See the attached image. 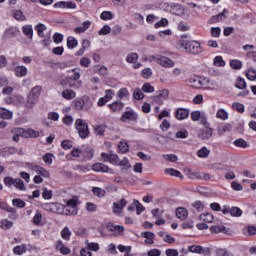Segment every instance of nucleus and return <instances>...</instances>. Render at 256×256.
Returning a JSON list of instances; mask_svg holds the SVG:
<instances>
[{
	"mask_svg": "<svg viewBox=\"0 0 256 256\" xmlns=\"http://www.w3.org/2000/svg\"><path fill=\"white\" fill-rule=\"evenodd\" d=\"M180 47H183L190 55H201L203 53V47L201 42L197 40H181L179 42Z\"/></svg>",
	"mask_w": 256,
	"mask_h": 256,
	"instance_id": "obj_1",
	"label": "nucleus"
},
{
	"mask_svg": "<svg viewBox=\"0 0 256 256\" xmlns=\"http://www.w3.org/2000/svg\"><path fill=\"white\" fill-rule=\"evenodd\" d=\"M147 61H155V63L160 65V67H164L165 69H171V67H175V62L172 59L159 54L148 56Z\"/></svg>",
	"mask_w": 256,
	"mask_h": 256,
	"instance_id": "obj_2",
	"label": "nucleus"
},
{
	"mask_svg": "<svg viewBox=\"0 0 256 256\" xmlns=\"http://www.w3.org/2000/svg\"><path fill=\"white\" fill-rule=\"evenodd\" d=\"M75 128L78 131L80 139H87L89 137V124L83 119H76Z\"/></svg>",
	"mask_w": 256,
	"mask_h": 256,
	"instance_id": "obj_3",
	"label": "nucleus"
},
{
	"mask_svg": "<svg viewBox=\"0 0 256 256\" xmlns=\"http://www.w3.org/2000/svg\"><path fill=\"white\" fill-rule=\"evenodd\" d=\"M26 169H29L30 171H35L40 177H44L45 179H49L51 177V174L47 169L43 168L41 165L33 164L30 162H27L25 164Z\"/></svg>",
	"mask_w": 256,
	"mask_h": 256,
	"instance_id": "obj_4",
	"label": "nucleus"
},
{
	"mask_svg": "<svg viewBox=\"0 0 256 256\" xmlns=\"http://www.w3.org/2000/svg\"><path fill=\"white\" fill-rule=\"evenodd\" d=\"M44 209L46 211H50V213H57L58 215H67L65 206H63L59 203L45 204Z\"/></svg>",
	"mask_w": 256,
	"mask_h": 256,
	"instance_id": "obj_5",
	"label": "nucleus"
},
{
	"mask_svg": "<svg viewBox=\"0 0 256 256\" xmlns=\"http://www.w3.org/2000/svg\"><path fill=\"white\" fill-rule=\"evenodd\" d=\"M17 133L18 135H22L24 139H37L41 135V132L31 128H20V130H17Z\"/></svg>",
	"mask_w": 256,
	"mask_h": 256,
	"instance_id": "obj_6",
	"label": "nucleus"
},
{
	"mask_svg": "<svg viewBox=\"0 0 256 256\" xmlns=\"http://www.w3.org/2000/svg\"><path fill=\"white\" fill-rule=\"evenodd\" d=\"M213 137V128L211 126L198 130V139L209 141Z\"/></svg>",
	"mask_w": 256,
	"mask_h": 256,
	"instance_id": "obj_7",
	"label": "nucleus"
},
{
	"mask_svg": "<svg viewBox=\"0 0 256 256\" xmlns=\"http://www.w3.org/2000/svg\"><path fill=\"white\" fill-rule=\"evenodd\" d=\"M66 215H77V198H72L65 205Z\"/></svg>",
	"mask_w": 256,
	"mask_h": 256,
	"instance_id": "obj_8",
	"label": "nucleus"
},
{
	"mask_svg": "<svg viewBox=\"0 0 256 256\" xmlns=\"http://www.w3.org/2000/svg\"><path fill=\"white\" fill-rule=\"evenodd\" d=\"M54 9H77V4L73 1H58L53 5Z\"/></svg>",
	"mask_w": 256,
	"mask_h": 256,
	"instance_id": "obj_9",
	"label": "nucleus"
},
{
	"mask_svg": "<svg viewBox=\"0 0 256 256\" xmlns=\"http://www.w3.org/2000/svg\"><path fill=\"white\" fill-rule=\"evenodd\" d=\"M92 171L95 173H109L110 175L114 173L113 169L109 168V166L99 162L92 165Z\"/></svg>",
	"mask_w": 256,
	"mask_h": 256,
	"instance_id": "obj_10",
	"label": "nucleus"
},
{
	"mask_svg": "<svg viewBox=\"0 0 256 256\" xmlns=\"http://www.w3.org/2000/svg\"><path fill=\"white\" fill-rule=\"evenodd\" d=\"M106 229L113 233L116 237L123 235L125 233V227L123 225H115L113 223H108Z\"/></svg>",
	"mask_w": 256,
	"mask_h": 256,
	"instance_id": "obj_11",
	"label": "nucleus"
},
{
	"mask_svg": "<svg viewBox=\"0 0 256 256\" xmlns=\"http://www.w3.org/2000/svg\"><path fill=\"white\" fill-rule=\"evenodd\" d=\"M126 206L127 200H125L124 198L114 202L112 206V211L114 215H121V213H123V208H125Z\"/></svg>",
	"mask_w": 256,
	"mask_h": 256,
	"instance_id": "obj_12",
	"label": "nucleus"
},
{
	"mask_svg": "<svg viewBox=\"0 0 256 256\" xmlns=\"http://www.w3.org/2000/svg\"><path fill=\"white\" fill-rule=\"evenodd\" d=\"M168 7L172 15H178V16L185 15V7H183V5L179 3H170Z\"/></svg>",
	"mask_w": 256,
	"mask_h": 256,
	"instance_id": "obj_13",
	"label": "nucleus"
},
{
	"mask_svg": "<svg viewBox=\"0 0 256 256\" xmlns=\"http://www.w3.org/2000/svg\"><path fill=\"white\" fill-rule=\"evenodd\" d=\"M190 110L187 108H177L175 111V118L177 121H185V119H189Z\"/></svg>",
	"mask_w": 256,
	"mask_h": 256,
	"instance_id": "obj_14",
	"label": "nucleus"
},
{
	"mask_svg": "<svg viewBox=\"0 0 256 256\" xmlns=\"http://www.w3.org/2000/svg\"><path fill=\"white\" fill-rule=\"evenodd\" d=\"M190 83L191 85L195 88V89H201V87H207V80L205 79V77H193L190 78Z\"/></svg>",
	"mask_w": 256,
	"mask_h": 256,
	"instance_id": "obj_15",
	"label": "nucleus"
},
{
	"mask_svg": "<svg viewBox=\"0 0 256 256\" xmlns=\"http://www.w3.org/2000/svg\"><path fill=\"white\" fill-rule=\"evenodd\" d=\"M62 87H71L72 89H79L81 87V81L71 82V78L67 77L60 81Z\"/></svg>",
	"mask_w": 256,
	"mask_h": 256,
	"instance_id": "obj_16",
	"label": "nucleus"
},
{
	"mask_svg": "<svg viewBox=\"0 0 256 256\" xmlns=\"http://www.w3.org/2000/svg\"><path fill=\"white\" fill-rule=\"evenodd\" d=\"M175 213L177 219H180V221H187V217H189V211L185 207H178Z\"/></svg>",
	"mask_w": 256,
	"mask_h": 256,
	"instance_id": "obj_17",
	"label": "nucleus"
},
{
	"mask_svg": "<svg viewBox=\"0 0 256 256\" xmlns=\"http://www.w3.org/2000/svg\"><path fill=\"white\" fill-rule=\"evenodd\" d=\"M141 237H143V239H146L144 241L146 245H153V243H155V241L153 240L155 239V233L153 232H149V231L142 232Z\"/></svg>",
	"mask_w": 256,
	"mask_h": 256,
	"instance_id": "obj_18",
	"label": "nucleus"
},
{
	"mask_svg": "<svg viewBox=\"0 0 256 256\" xmlns=\"http://www.w3.org/2000/svg\"><path fill=\"white\" fill-rule=\"evenodd\" d=\"M56 251H60L62 255H69L71 253V249L65 246L61 240L56 242Z\"/></svg>",
	"mask_w": 256,
	"mask_h": 256,
	"instance_id": "obj_19",
	"label": "nucleus"
},
{
	"mask_svg": "<svg viewBox=\"0 0 256 256\" xmlns=\"http://www.w3.org/2000/svg\"><path fill=\"white\" fill-rule=\"evenodd\" d=\"M138 116L137 113H135L134 111H126L122 117H121V121H137Z\"/></svg>",
	"mask_w": 256,
	"mask_h": 256,
	"instance_id": "obj_20",
	"label": "nucleus"
},
{
	"mask_svg": "<svg viewBox=\"0 0 256 256\" xmlns=\"http://www.w3.org/2000/svg\"><path fill=\"white\" fill-rule=\"evenodd\" d=\"M109 109L113 111V113H119V111L123 110L125 104L121 101H116L108 105Z\"/></svg>",
	"mask_w": 256,
	"mask_h": 256,
	"instance_id": "obj_21",
	"label": "nucleus"
},
{
	"mask_svg": "<svg viewBox=\"0 0 256 256\" xmlns=\"http://www.w3.org/2000/svg\"><path fill=\"white\" fill-rule=\"evenodd\" d=\"M95 155V151L91 147H87L85 149H82V157L86 159L87 161H91Z\"/></svg>",
	"mask_w": 256,
	"mask_h": 256,
	"instance_id": "obj_22",
	"label": "nucleus"
},
{
	"mask_svg": "<svg viewBox=\"0 0 256 256\" xmlns=\"http://www.w3.org/2000/svg\"><path fill=\"white\" fill-rule=\"evenodd\" d=\"M164 173L165 175H170V177H178L179 179H183V174H181V171L174 168H166Z\"/></svg>",
	"mask_w": 256,
	"mask_h": 256,
	"instance_id": "obj_23",
	"label": "nucleus"
},
{
	"mask_svg": "<svg viewBox=\"0 0 256 256\" xmlns=\"http://www.w3.org/2000/svg\"><path fill=\"white\" fill-rule=\"evenodd\" d=\"M106 130H107L106 124H99V125L94 126V133L98 137H104Z\"/></svg>",
	"mask_w": 256,
	"mask_h": 256,
	"instance_id": "obj_24",
	"label": "nucleus"
},
{
	"mask_svg": "<svg viewBox=\"0 0 256 256\" xmlns=\"http://www.w3.org/2000/svg\"><path fill=\"white\" fill-rule=\"evenodd\" d=\"M14 73L16 77H27V67L25 66H16L14 68Z\"/></svg>",
	"mask_w": 256,
	"mask_h": 256,
	"instance_id": "obj_25",
	"label": "nucleus"
},
{
	"mask_svg": "<svg viewBox=\"0 0 256 256\" xmlns=\"http://www.w3.org/2000/svg\"><path fill=\"white\" fill-rule=\"evenodd\" d=\"M229 65L231 69H234L235 71H241V69H243V62L239 59L230 60Z\"/></svg>",
	"mask_w": 256,
	"mask_h": 256,
	"instance_id": "obj_26",
	"label": "nucleus"
},
{
	"mask_svg": "<svg viewBox=\"0 0 256 256\" xmlns=\"http://www.w3.org/2000/svg\"><path fill=\"white\" fill-rule=\"evenodd\" d=\"M63 99H66V101H71V99H75L77 97V93L71 89H65L62 92Z\"/></svg>",
	"mask_w": 256,
	"mask_h": 256,
	"instance_id": "obj_27",
	"label": "nucleus"
},
{
	"mask_svg": "<svg viewBox=\"0 0 256 256\" xmlns=\"http://www.w3.org/2000/svg\"><path fill=\"white\" fill-rule=\"evenodd\" d=\"M211 155V150L207 148V146L202 147L197 151V157L200 159H207Z\"/></svg>",
	"mask_w": 256,
	"mask_h": 256,
	"instance_id": "obj_28",
	"label": "nucleus"
},
{
	"mask_svg": "<svg viewBox=\"0 0 256 256\" xmlns=\"http://www.w3.org/2000/svg\"><path fill=\"white\" fill-rule=\"evenodd\" d=\"M82 103L84 106V111H89V109L93 107V99H91L89 96H83Z\"/></svg>",
	"mask_w": 256,
	"mask_h": 256,
	"instance_id": "obj_29",
	"label": "nucleus"
},
{
	"mask_svg": "<svg viewBox=\"0 0 256 256\" xmlns=\"http://www.w3.org/2000/svg\"><path fill=\"white\" fill-rule=\"evenodd\" d=\"M60 235H61V238L64 240V241H71V230L69 229V227H64L61 232H60Z\"/></svg>",
	"mask_w": 256,
	"mask_h": 256,
	"instance_id": "obj_30",
	"label": "nucleus"
},
{
	"mask_svg": "<svg viewBox=\"0 0 256 256\" xmlns=\"http://www.w3.org/2000/svg\"><path fill=\"white\" fill-rule=\"evenodd\" d=\"M233 145H235V147H239L241 149H247L249 147V143L243 138H238V139L234 140Z\"/></svg>",
	"mask_w": 256,
	"mask_h": 256,
	"instance_id": "obj_31",
	"label": "nucleus"
},
{
	"mask_svg": "<svg viewBox=\"0 0 256 256\" xmlns=\"http://www.w3.org/2000/svg\"><path fill=\"white\" fill-rule=\"evenodd\" d=\"M22 33L28 37V39H33V25H25L22 27Z\"/></svg>",
	"mask_w": 256,
	"mask_h": 256,
	"instance_id": "obj_32",
	"label": "nucleus"
},
{
	"mask_svg": "<svg viewBox=\"0 0 256 256\" xmlns=\"http://www.w3.org/2000/svg\"><path fill=\"white\" fill-rule=\"evenodd\" d=\"M13 253L14 255H23L24 253H27V245L22 244L14 247Z\"/></svg>",
	"mask_w": 256,
	"mask_h": 256,
	"instance_id": "obj_33",
	"label": "nucleus"
},
{
	"mask_svg": "<svg viewBox=\"0 0 256 256\" xmlns=\"http://www.w3.org/2000/svg\"><path fill=\"white\" fill-rule=\"evenodd\" d=\"M200 221H204V223H213L215 217L211 213H203L200 215Z\"/></svg>",
	"mask_w": 256,
	"mask_h": 256,
	"instance_id": "obj_34",
	"label": "nucleus"
},
{
	"mask_svg": "<svg viewBox=\"0 0 256 256\" xmlns=\"http://www.w3.org/2000/svg\"><path fill=\"white\" fill-rule=\"evenodd\" d=\"M14 186L19 191H27V187H25V182H23L21 178L14 179Z\"/></svg>",
	"mask_w": 256,
	"mask_h": 256,
	"instance_id": "obj_35",
	"label": "nucleus"
},
{
	"mask_svg": "<svg viewBox=\"0 0 256 256\" xmlns=\"http://www.w3.org/2000/svg\"><path fill=\"white\" fill-rule=\"evenodd\" d=\"M79 45V41L73 36L67 38V47L68 49H75Z\"/></svg>",
	"mask_w": 256,
	"mask_h": 256,
	"instance_id": "obj_36",
	"label": "nucleus"
},
{
	"mask_svg": "<svg viewBox=\"0 0 256 256\" xmlns=\"http://www.w3.org/2000/svg\"><path fill=\"white\" fill-rule=\"evenodd\" d=\"M216 118L221 119V121H227L229 119V113L225 109H219L216 113Z\"/></svg>",
	"mask_w": 256,
	"mask_h": 256,
	"instance_id": "obj_37",
	"label": "nucleus"
},
{
	"mask_svg": "<svg viewBox=\"0 0 256 256\" xmlns=\"http://www.w3.org/2000/svg\"><path fill=\"white\" fill-rule=\"evenodd\" d=\"M1 119H13V113L6 108H0Z\"/></svg>",
	"mask_w": 256,
	"mask_h": 256,
	"instance_id": "obj_38",
	"label": "nucleus"
},
{
	"mask_svg": "<svg viewBox=\"0 0 256 256\" xmlns=\"http://www.w3.org/2000/svg\"><path fill=\"white\" fill-rule=\"evenodd\" d=\"M85 245L90 251L97 252L100 249L99 243L97 242H89V240H86Z\"/></svg>",
	"mask_w": 256,
	"mask_h": 256,
	"instance_id": "obj_39",
	"label": "nucleus"
},
{
	"mask_svg": "<svg viewBox=\"0 0 256 256\" xmlns=\"http://www.w3.org/2000/svg\"><path fill=\"white\" fill-rule=\"evenodd\" d=\"M118 149L119 151H121L122 153H128L129 152V143H127L126 140H121L118 143Z\"/></svg>",
	"mask_w": 256,
	"mask_h": 256,
	"instance_id": "obj_40",
	"label": "nucleus"
},
{
	"mask_svg": "<svg viewBox=\"0 0 256 256\" xmlns=\"http://www.w3.org/2000/svg\"><path fill=\"white\" fill-rule=\"evenodd\" d=\"M215 67H225L227 63L223 60V56H215L213 59Z\"/></svg>",
	"mask_w": 256,
	"mask_h": 256,
	"instance_id": "obj_41",
	"label": "nucleus"
},
{
	"mask_svg": "<svg viewBox=\"0 0 256 256\" xmlns=\"http://www.w3.org/2000/svg\"><path fill=\"white\" fill-rule=\"evenodd\" d=\"M129 90L127 88H121L118 92H117V98L118 99H129Z\"/></svg>",
	"mask_w": 256,
	"mask_h": 256,
	"instance_id": "obj_42",
	"label": "nucleus"
},
{
	"mask_svg": "<svg viewBox=\"0 0 256 256\" xmlns=\"http://www.w3.org/2000/svg\"><path fill=\"white\" fill-rule=\"evenodd\" d=\"M35 29L39 37H45V31H47V26H45V24L39 23L35 26Z\"/></svg>",
	"mask_w": 256,
	"mask_h": 256,
	"instance_id": "obj_43",
	"label": "nucleus"
},
{
	"mask_svg": "<svg viewBox=\"0 0 256 256\" xmlns=\"http://www.w3.org/2000/svg\"><path fill=\"white\" fill-rule=\"evenodd\" d=\"M169 97V90L164 89L158 91V94L154 97L155 101H159V99H167Z\"/></svg>",
	"mask_w": 256,
	"mask_h": 256,
	"instance_id": "obj_44",
	"label": "nucleus"
},
{
	"mask_svg": "<svg viewBox=\"0 0 256 256\" xmlns=\"http://www.w3.org/2000/svg\"><path fill=\"white\" fill-rule=\"evenodd\" d=\"M118 167H122V170L127 171V169H131V163H129V159L124 158L123 160L118 161Z\"/></svg>",
	"mask_w": 256,
	"mask_h": 256,
	"instance_id": "obj_45",
	"label": "nucleus"
},
{
	"mask_svg": "<svg viewBox=\"0 0 256 256\" xmlns=\"http://www.w3.org/2000/svg\"><path fill=\"white\" fill-rule=\"evenodd\" d=\"M133 205L136 208V215H140L145 211V206L139 203V200L134 199Z\"/></svg>",
	"mask_w": 256,
	"mask_h": 256,
	"instance_id": "obj_46",
	"label": "nucleus"
},
{
	"mask_svg": "<svg viewBox=\"0 0 256 256\" xmlns=\"http://www.w3.org/2000/svg\"><path fill=\"white\" fill-rule=\"evenodd\" d=\"M188 251H190V253H198V255H203V246L192 245L189 246Z\"/></svg>",
	"mask_w": 256,
	"mask_h": 256,
	"instance_id": "obj_47",
	"label": "nucleus"
},
{
	"mask_svg": "<svg viewBox=\"0 0 256 256\" xmlns=\"http://www.w3.org/2000/svg\"><path fill=\"white\" fill-rule=\"evenodd\" d=\"M189 179H203V173L199 171L188 170Z\"/></svg>",
	"mask_w": 256,
	"mask_h": 256,
	"instance_id": "obj_48",
	"label": "nucleus"
},
{
	"mask_svg": "<svg viewBox=\"0 0 256 256\" xmlns=\"http://www.w3.org/2000/svg\"><path fill=\"white\" fill-rule=\"evenodd\" d=\"M113 12L111 11H103L100 15V19L102 21H111L113 19Z\"/></svg>",
	"mask_w": 256,
	"mask_h": 256,
	"instance_id": "obj_49",
	"label": "nucleus"
},
{
	"mask_svg": "<svg viewBox=\"0 0 256 256\" xmlns=\"http://www.w3.org/2000/svg\"><path fill=\"white\" fill-rule=\"evenodd\" d=\"M41 91H43V87L35 86L32 88L31 92L29 93L30 96L36 97L39 99V95H41Z\"/></svg>",
	"mask_w": 256,
	"mask_h": 256,
	"instance_id": "obj_50",
	"label": "nucleus"
},
{
	"mask_svg": "<svg viewBox=\"0 0 256 256\" xmlns=\"http://www.w3.org/2000/svg\"><path fill=\"white\" fill-rule=\"evenodd\" d=\"M74 171H79V173H89L91 168L87 165H76L73 167Z\"/></svg>",
	"mask_w": 256,
	"mask_h": 256,
	"instance_id": "obj_51",
	"label": "nucleus"
},
{
	"mask_svg": "<svg viewBox=\"0 0 256 256\" xmlns=\"http://www.w3.org/2000/svg\"><path fill=\"white\" fill-rule=\"evenodd\" d=\"M13 227V222L9 219H4L1 221V229L4 231H8V229H11Z\"/></svg>",
	"mask_w": 256,
	"mask_h": 256,
	"instance_id": "obj_52",
	"label": "nucleus"
},
{
	"mask_svg": "<svg viewBox=\"0 0 256 256\" xmlns=\"http://www.w3.org/2000/svg\"><path fill=\"white\" fill-rule=\"evenodd\" d=\"M230 215L231 217H241V215H243V210H241L239 207H231Z\"/></svg>",
	"mask_w": 256,
	"mask_h": 256,
	"instance_id": "obj_53",
	"label": "nucleus"
},
{
	"mask_svg": "<svg viewBox=\"0 0 256 256\" xmlns=\"http://www.w3.org/2000/svg\"><path fill=\"white\" fill-rule=\"evenodd\" d=\"M127 63H135L136 61H139V54L132 52L127 55L126 57Z\"/></svg>",
	"mask_w": 256,
	"mask_h": 256,
	"instance_id": "obj_54",
	"label": "nucleus"
},
{
	"mask_svg": "<svg viewBox=\"0 0 256 256\" xmlns=\"http://www.w3.org/2000/svg\"><path fill=\"white\" fill-rule=\"evenodd\" d=\"M133 98L136 99V101H141L142 99H145V94H143L141 89L136 88L133 93Z\"/></svg>",
	"mask_w": 256,
	"mask_h": 256,
	"instance_id": "obj_55",
	"label": "nucleus"
},
{
	"mask_svg": "<svg viewBox=\"0 0 256 256\" xmlns=\"http://www.w3.org/2000/svg\"><path fill=\"white\" fill-rule=\"evenodd\" d=\"M12 15L17 21H25V15H23V11L21 10H14Z\"/></svg>",
	"mask_w": 256,
	"mask_h": 256,
	"instance_id": "obj_56",
	"label": "nucleus"
},
{
	"mask_svg": "<svg viewBox=\"0 0 256 256\" xmlns=\"http://www.w3.org/2000/svg\"><path fill=\"white\" fill-rule=\"evenodd\" d=\"M235 88L236 89H247V83L245 82V79L239 77L236 80Z\"/></svg>",
	"mask_w": 256,
	"mask_h": 256,
	"instance_id": "obj_57",
	"label": "nucleus"
},
{
	"mask_svg": "<svg viewBox=\"0 0 256 256\" xmlns=\"http://www.w3.org/2000/svg\"><path fill=\"white\" fill-rule=\"evenodd\" d=\"M12 205L13 207H17L18 209H23V207H25V201H23L22 199L19 198H14L12 200Z\"/></svg>",
	"mask_w": 256,
	"mask_h": 256,
	"instance_id": "obj_58",
	"label": "nucleus"
},
{
	"mask_svg": "<svg viewBox=\"0 0 256 256\" xmlns=\"http://www.w3.org/2000/svg\"><path fill=\"white\" fill-rule=\"evenodd\" d=\"M37 97L31 96V94L28 95V100L26 102L27 109L33 108V105L37 103Z\"/></svg>",
	"mask_w": 256,
	"mask_h": 256,
	"instance_id": "obj_59",
	"label": "nucleus"
},
{
	"mask_svg": "<svg viewBox=\"0 0 256 256\" xmlns=\"http://www.w3.org/2000/svg\"><path fill=\"white\" fill-rule=\"evenodd\" d=\"M177 29L178 31L185 32L189 31L191 29V26H189L187 22L181 21L178 23Z\"/></svg>",
	"mask_w": 256,
	"mask_h": 256,
	"instance_id": "obj_60",
	"label": "nucleus"
},
{
	"mask_svg": "<svg viewBox=\"0 0 256 256\" xmlns=\"http://www.w3.org/2000/svg\"><path fill=\"white\" fill-rule=\"evenodd\" d=\"M227 228H225V226L223 225H215V226H211L210 231L211 233H225Z\"/></svg>",
	"mask_w": 256,
	"mask_h": 256,
	"instance_id": "obj_61",
	"label": "nucleus"
},
{
	"mask_svg": "<svg viewBox=\"0 0 256 256\" xmlns=\"http://www.w3.org/2000/svg\"><path fill=\"white\" fill-rule=\"evenodd\" d=\"M232 107L235 111H238V113H245V105L239 102H234L232 104Z\"/></svg>",
	"mask_w": 256,
	"mask_h": 256,
	"instance_id": "obj_62",
	"label": "nucleus"
},
{
	"mask_svg": "<svg viewBox=\"0 0 256 256\" xmlns=\"http://www.w3.org/2000/svg\"><path fill=\"white\" fill-rule=\"evenodd\" d=\"M190 115H191L192 121L197 122V121H200V120H201V117H202V115H203V112H201V111H199V110H196V111H192Z\"/></svg>",
	"mask_w": 256,
	"mask_h": 256,
	"instance_id": "obj_63",
	"label": "nucleus"
},
{
	"mask_svg": "<svg viewBox=\"0 0 256 256\" xmlns=\"http://www.w3.org/2000/svg\"><path fill=\"white\" fill-rule=\"evenodd\" d=\"M53 154L51 153H46L44 156H43V161L46 165H53Z\"/></svg>",
	"mask_w": 256,
	"mask_h": 256,
	"instance_id": "obj_64",
	"label": "nucleus"
}]
</instances>
